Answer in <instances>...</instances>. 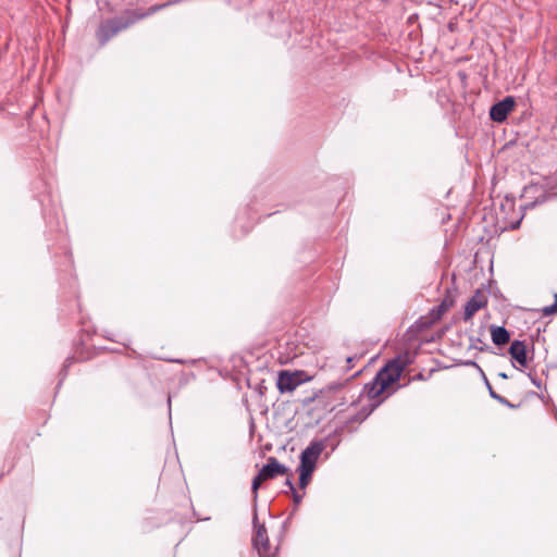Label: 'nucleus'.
<instances>
[{"label":"nucleus","instance_id":"423d86ee","mask_svg":"<svg viewBox=\"0 0 557 557\" xmlns=\"http://www.w3.org/2000/svg\"><path fill=\"white\" fill-rule=\"evenodd\" d=\"M302 382L300 372L281 371L277 377V388L281 393L295 391Z\"/></svg>","mask_w":557,"mask_h":557},{"label":"nucleus","instance_id":"f03ea898","mask_svg":"<svg viewBox=\"0 0 557 557\" xmlns=\"http://www.w3.org/2000/svg\"><path fill=\"white\" fill-rule=\"evenodd\" d=\"M255 533L252 536V546L259 557H277L278 547H272L269 541L268 531L264 524L258 523L257 513L253 516Z\"/></svg>","mask_w":557,"mask_h":557},{"label":"nucleus","instance_id":"20e7f679","mask_svg":"<svg viewBox=\"0 0 557 557\" xmlns=\"http://www.w3.org/2000/svg\"><path fill=\"white\" fill-rule=\"evenodd\" d=\"M399 380V370L394 371V376L388 374V371L381 369L375 375L370 389L369 396L376 398L382 395L393 383Z\"/></svg>","mask_w":557,"mask_h":557},{"label":"nucleus","instance_id":"6e6552de","mask_svg":"<svg viewBox=\"0 0 557 557\" xmlns=\"http://www.w3.org/2000/svg\"><path fill=\"white\" fill-rule=\"evenodd\" d=\"M486 304L487 299L484 293L478 289L465 306V320H470L475 314V312L486 306Z\"/></svg>","mask_w":557,"mask_h":557},{"label":"nucleus","instance_id":"393cba45","mask_svg":"<svg viewBox=\"0 0 557 557\" xmlns=\"http://www.w3.org/2000/svg\"><path fill=\"white\" fill-rule=\"evenodd\" d=\"M168 403H169V410L171 411V397L168 398Z\"/></svg>","mask_w":557,"mask_h":557},{"label":"nucleus","instance_id":"6ab92c4d","mask_svg":"<svg viewBox=\"0 0 557 557\" xmlns=\"http://www.w3.org/2000/svg\"><path fill=\"white\" fill-rule=\"evenodd\" d=\"M284 484H285V486L288 487L289 492H294L295 485L290 478H287Z\"/></svg>","mask_w":557,"mask_h":557},{"label":"nucleus","instance_id":"0eeeda50","mask_svg":"<svg viewBox=\"0 0 557 557\" xmlns=\"http://www.w3.org/2000/svg\"><path fill=\"white\" fill-rule=\"evenodd\" d=\"M509 354L511 359L518 363V367L513 364V367L518 370L522 368H527L528 366V352L527 345L523 341H513L509 347Z\"/></svg>","mask_w":557,"mask_h":557},{"label":"nucleus","instance_id":"dca6fc26","mask_svg":"<svg viewBox=\"0 0 557 557\" xmlns=\"http://www.w3.org/2000/svg\"><path fill=\"white\" fill-rule=\"evenodd\" d=\"M448 309V305L443 301L438 307L432 310V314L434 315V319H440L441 315Z\"/></svg>","mask_w":557,"mask_h":557},{"label":"nucleus","instance_id":"f3484780","mask_svg":"<svg viewBox=\"0 0 557 557\" xmlns=\"http://www.w3.org/2000/svg\"><path fill=\"white\" fill-rule=\"evenodd\" d=\"M543 312L546 315L557 312V295H555V304H553V305H550L548 307H545L543 309Z\"/></svg>","mask_w":557,"mask_h":557},{"label":"nucleus","instance_id":"a211bd4d","mask_svg":"<svg viewBox=\"0 0 557 557\" xmlns=\"http://www.w3.org/2000/svg\"><path fill=\"white\" fill-rule=\"evenodd\" d=\"M293 494V499H294V503L296 505L300 504V502L302 500V497H304V493L302 494H299L296 488L294 490V492H290Z\"/></svg>","mask_w":557,"mask_h":557},{"label":"nucleus","instance_id":"ddd939ff","mask_svg":"<svg viewBox=\"0 0 557 557\" xmlns=\"http://www.w3.org/2000/svg\"><path fill=\"white\" fill-rule=\"evenodd\" d=\"M405 366L399 361L398 359H394L389 361L384 368V371H388V374L394 376V371L399 370V376L401 375L404 371Z\"/></svg>","mask_w":557,"mask_h":557},{"label":"nucleus","instance_id":"4be33fe9","mask_svg":"<svg viewBox=\"0 0 557 557\" xmlns=\"http://www.w3.org/2000/svg\"><path fill=\"white\" fill-rule=\"evenodd\" d=\"M71 362H72V359H70V358L66 359L65 364H64V370L71 364Z\"/></svg>","mask_w":557,"mask_h":557},{"label":"nucleus","instance_id":"b1692460","mask_svg":"<svg viewBox=\"0 0 557 557\" xmlns=\"http://www.w3.org/2000/svg\"><path fill=\"white\" fill-rule=\"evenodd\" d=\"M519 224H520V221H517V222L512 225V228L518 227V226H519Z\"/></svg>","mask_w":557,"mask_h":557},{"label":"nucleus","instance_id":"9d476101","mask_svg":"<svg viewBox=\"0 0 557 557\" xmlns=\"http://www.w3.org/2000/svg\"><path fill=\"white\" fill-rule=\"evenodd\" d=\"M492 341L495 345H505L509 342V332L504 326H492Z\"/></svg>","mask_w":557,"mask_h":557},{"label":"nucleus","instance_id":"412c9836","mask_svg":"<svg viewBox=\"0 0 557 557\" xmlns=\"http://www.w3.org/2000/svg\"><path fill=\"white\" fill-rule=\"evenodd\" d=\"M528 375H529V377L531 379L532 383H533L536 387H539V388H540V387H541V383H540V381H539V380H536V379H534V377L531 375V373H529Z\"/></svg>","mask_w":557,"mask_h":557},{"label":"nucleus","instance_id":"1a4fd4ad","mask_svg":"<svg viewBox=\"0 0 557 557\" xmlns=\"http://www.w3.org/2000/svg\"><path fill=\"white\" fill-rule=\"evenodd\" d=\"M289 469L280 463L276 458L270 457L268 462L261 468L260 472L267 480L273 479L276 475L287 474Z\"/></svg>","mask_w":557,"mask_h":557},{"label":"nucleus","instance_id":"4468645a","mask_svg":"<svg viewBox=\"0 0 557 557\" xmlns=\"http://www.w3.org/2000/svg\"><path fill=\"white\" fill-rule=\"evenodd\" d=\"M374 408V405H372L369 409L362 408V410L354 416L349 421L361 423L373 411Z\"/></svg>","mask_w":557,"mask_h":557},{"label":"nucleus","instance_id":"9b49d317","mask_svg":"<svg viewBox=\"0 0 557 557\" xmlns=\"http://www.w3.org/2000/svg\"><path fill=\"white\" fill-rule=\"evenodd\" d=\"M468 364L474 366V367H476L480 370V372L482 373V376L484 379L485 385H486V387H487V389L490 392V396L493 399L497 400L498 403H500V404H503L505 406L513 407L506 398H504L503 396L498 395V392H495L493 389V387H492L491 383L488 382L486 375L484 374L482 369L474 361H470V362H468Z\"/></svg>","mask_w":557,"mask_h":557},{"label":"nucleus","instance_id":"5701e85b","mask_svg":"<svg viewBox=\"0 0 557 557\" xmlns=\"http://www.w3.org/2000/svg\"><path fill=\"white\" fill-rule=\"evenodd\" d=\"M498 376H500L502 379H505V380L508 379V375L506 373H504V372H500L498 374Z\"/></svg>","mask_w":557,"mask_h":557},{"label":"nucleus","instance_id":"7ed1b4c3","mask_svg":"<svg viewBox=\"0 0 557 557\" xmlns=\"http://www.w3.org/2000/svg\"><path fill=\"white\" fill-rule=\"evenodd\" d=\"M326 448V441H312L300 454V468L315 470L317 461Z\"/></svg>","mask_w":557,"mask_h":557},{"label":"nucleus","instance_id":"aec40b11","mask_svg":"<svg viewBox=\"0 0 557 557\" xmlns=\"http://www.w3.org/2000/svg\"><path fill=\"white\" fill-rule=\"evenodd\" d=\"M358 357L357 356H352V357H348L347 358V364H348V368H352L354 367V361L357 360Z\"/></svg>","mask_w":557,"mask_h":557},{"label":"nucleus","instance_id":"2eb2a0df","mask_svg":"<svg viewBox=\"0 0 557 557\" xmlns=\"http://www.w3.org/2000/svg\"><path fill=\"white\" fill-rule=\"evenodd\" d=\"M267 479L262 476V473L259 471V473L253 478L252 480V484H251V490H252V493H253V497L255 499L257 498L258 496V488L260 487V485L262 484V482H264Z\"/></svg>","mask_w":557,"mask_h":557},{"label":"nucleus","instance_id":"f257e3e1","mask_svg":"<svg viewBox=\"0 0 557 557\" xmlns=\"http://www.w3.org/2000/svg\"><path fill=\"white\" fill-rule=\"evenodd\" d=\"M170 3H163L150 7L146 12L137 13L133 10H126L122 15L113 18L102 21L96 32V37L101 46H104L112 37L117 35L121 30L128 28L138 20L147 17L161 9L168 7Z\"/></svg>","mask_w":557,"mask_h":557},{"label":"nucleus","instance_id":"39448f33","mask_svg":"<svg viewBox=\"0 0 557 557\" xmlns=\"http://www.w3.org/2000/svg\"><path fill=\"white\" fill-rule=\"evenodd\" d=\"M516 104L515 98L508 96L504 98L502 101L493 104L490 110V117L494 122H504L508 114L513 110Z\"/></svg>","mask_w":557,"mask_h":557},{"label":"nucleus","instance_id":"f8f14e48","mask_svg":"<svg viewBox=\"0 0 557 557\" xmlns=\"http://www.w3.org/2000/svg\"><path fill=\"white\" fill-rule=\"evenodd\" d=\"M297 471L299 472V487L305 490L307 485L310 483L314 471L300 467H298Z\"/></svg>","mask_w":557,"mask_h":557}]
</instances>
